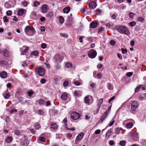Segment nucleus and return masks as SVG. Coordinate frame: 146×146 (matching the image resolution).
Listing matches in <instances>:
<instances>
[{"mask_svg": "<svg viewBox=\"0 0 146 146\" xmlns=\"http://www.w3.org/2000/svg\"><path fill=\"white\" fill-rule=\"evenodd\" d=\"M46 45L45 43H43L41 44V47L42 48L44 49L46 47Z\"/></svg>", "mask_w": 146, "mask_h": 146, "instance_id": "nucleus-53", "label": "nucleus"}, {"mask_svg": "<svg viewBox=\"0 0 146 146\" xmlns=\"http://www.w3.org/2000/svg\"><path fill=\"white\" fill-rule=\"evenodd\" d=\"M80 117V113H78L76 112H72L71 115V118L73 120H76L79 119Z\"/></svg>", "mask_w": 146, "mask_h": 146, "instance_id": "nucleus-3", "label": "nucleus"}, {"mask_svg": "<svg viewBox=\"0 0 146 146\" xmlns=\"http://www.w3.org/2000/svg\"><path fill=\"white\" fill-rule=\"evenodd\" d=\"M110 44L112 45H115V42L114 40H111L110 41Z\"/></svg>", "mask_w": 146, "mask_h": 146, "instance_id": "nucleus-54", "label": "nucleus"}, {"mask_svg": "<svg viewBox=\"0 0 146 146\" xmlns=\"http://www.w3.org/2000/svg\"><path fill=\"white\" fill-rule=\"evenodd\" d=\"M3 96L5 99H8L10 96L9 94L7 93H4L3 94Z\"/></svg>", "mask_w": 146, "mask_h": 146, "instance_id": "nucleus-26", "label": "nucleus"}, {"mask_svg": "<svg viewBox=\"0 0 146 146\" xmlns=\"http://www.w3.org/2000/svg\"><path fill=\"white\" fill-rule=\"evenodd\" d=\"M50 127L51 129L54 130H56L58 128L57 125L55 123H52Z\"/></svg>", "mask_w": 146, "mask_h": 146, "instance_id": "nucleus-20", "label": "nucleus"}, {"mask_svg": "<svg viewBox=\"0 0 146 146\" xmlns=\"http://www.w3.org/2000/svg\"><path fill=\"white\" fill-rule=\"evenodd\" d=\"M38 113L40 115H42L44 114V111L42 110H40L38 111Z\"/></svg>", "mask_w": 146, "mask_h": 146, "instance_id": "nucleus-60", "label": "nucleus"}, {"mask_svg": "<svg viewBox=\"0 0 146 146\" xmlns=\"http://www.w3.org/2000/svg\"><path fill=\"white\" fill-rule=\"evenodd\" d=\"M36 72H38L39 76H43L45 74V70L44 68L41 67L37 68L35 70Z\"/></svg>", "mask_w": 146, "mask_h": 146, "instance_id": "nucleus-4", "label": "nucleus"}, {"mask_svg": "<svg viewBox=\"0 0 146 146\" xmlns=\"http://www.w3.org/2000/svg\"><path fill=\"white\" fill-rule=\"evenodd\" d=\"M103 101V99L102 98H101L99 100L98 104V106L99 108L100 107Z\"/></svg>", "mask_w": 146, "mask_h": 146, "instance_id": "nucleus-35", "label": "nucleus"}, {"mask_svg": "<svg viewBox=\"0 0 146 146\" xmlns=\"http://www.w3.org/2000/svg\"><path fill=\"white\" fill-rule=\"evenodd\" d=\"M144 21V19L141 17H139L137 18V21L139 22H143Z\"/></svg>", "mask_w": 146, "mask_h": 146, "instance_id": "nucleus-32", "label": "nucleus"}, {"mask_svg": "<svg viewBox=\"0 0 146 146\" xmlns=\"http://www.w3.org/2000/svg\"><path fill=\"white\" fill-rule=\"evenodd\" d=\"M74 84L77 86H79L80 85V83L77 81H74Z\"/></svg>", "mask_w": 146, "mask_h": 146, "instance_id": "nucleus-50", "label": "nucleus"}, {"mask_svg": "<svg viewBox=\"0 0 146 146\" xmlns=\"http://www.w3.org/2000/svg\"><path fill=\"white\" fill-rule=\"evenodd\" d=\"M54 15V13L52 12H50L46 15V17L48 18L52 17Z\"/></svg>", "mask_w": 146, "mask_h": 146, "instance_id": "nucleus-25", "label": "nucleus"}, {"mask_svg": "<svg viewBox=\"0 0 146 146\" xmlns=\"http://www.w3.org/2000/svg\"><path fill=\"white\" fill-rule=\"evenodd\" d=\"M135 15V14L133 13L132 12H130L129 14V17L130 18H133L134 16Z\"/></svg>", "mask_w": 146, "mask_h": 146, "instance_id": "nucleus-52", "label": "nucleus"}, {"mask_svg": "<svg viewBox=\"0 0 146 146\" xmlns=\"http://www.w3.org/2000/svg\"><path fill=\"white\" fill-rule=\"evenodd\" d=\"M3 53L5 57H7L9 56V53L7 50H4Z\"/></svg>", "mask_w": 146, "mask_h": 146, "instance_id": "nucleus-30", "label": "nucleus"}, {"mask_svg": "<svg viewBox=\"0 0 146 146\" xmlns=\"http://www.w3.org/2000/svg\"><path fill=\"white\" fill-rule=\"evenodd\" d=\"M115 98V96H113L111 97L109 100L108 102L109 103H110L111 101L113 100Z\"/></svg>", "mask_w": 146, "mask_h": 146, "instance_id": "nucleus-59", "label": "nucleus"}, {"mask_svg": "<svg viewBox=\"0 0 146 146\" xmlns=\"http://www.w3.org/2000/svg\"><path fill=\"white\" fill-rule=\"evenodd\" d=\"M30 131L33 134H34L35 133V131L34 129H31Z\"/></svg>", "mask_w": 146, "mask_h": 146, "instance_id": "nucleus-64", "label": "nucleus"}, {"mask_svg": "<svg viewBox=\"0 0 146 146\" xmlns=\"http://www.w3.org/2000/svg\"><path fill=\"white\" fill-rule=\"evenodd\" d=\"M88 55L90 58H93L96 57L97 53L95 50L94 49H91L88 52Z\"/></svg>", "mask_w": 146, "mask_h": 146, "instance_id": "nucleus-6", "label": "nucleus"}, {"mask_svg": "<svg viewBox=\"0 0 146 146\" xmlns=\"http://www.w3.org/2000/svg\"><path fill=\"white\" fill-rule=\"evenodd\" d=\"M59 21L61 24H62L64 22V19L63 17L62 16H60L59 19Z\"/></svg>", "mask_w": 146, "mask_h": 146, "instance_id": "nucleus-31", "label": "nucleus"}, {"mask_svg": "<svg viewBox=\"0 0 146 146\" xmlns=\"http://www.w3.org/2000/svg\"><path fill=\"white\" fill-rule=\"evenodd\" d=\"M133 74L132 72H129L126 73V75L129 77H131Z\"/></svg>", "mask_w": 146, "mask_h": 146, "instance_id": "nucleus-56", "label": "nucleus"}, {"mask_svg": "<svg viewBox=\"0 0 146 146\" xmlns=\"http://www.w3.org/2000/svg\"><path fill=\"white\" fill-rule=\"evenodd\" d=\"M131 137L133 139L137 140L138 139V134L137 132L132 133Z\"/></svg>", "mask_w": 146, "mask_h": 146, "instance_id": "nucleus-11", "label": "nucleus"}, {"mask_svg": "<svg viewBox=\"0 0 146 146\" xmlns=\"http://www.w3.org/2000/svg\"><path fill=\"white\" fill-rule=\"evenodd\" d=\"M35 127L36 129L38 130L40 128V126L39 124H36L35 126Z\"/></svg>", "mask_w": 146, "mask_h": 146, "instance_id": "nucleus-43", "label": "nucleus"}, {"mask_svg": "<svg viewBox=\"0 0 146 146\" xmlns=\"http://www.w3.org/2000/svg\"><path fill=\"white\" fill-rule=\"evenodd\" d=\"M12 11L11 10H8L6 12V14L7 15L10 16L12 15Z\"/></svg>", "mask_w": 146, "mask_h": 146, "instance_id": "nucleus-46", "label": "nucleus"}, {"mask_svg": "<svg viewBox=\"0 0 146 146\" xmlns=\"http://www.w3.org/2000/svg\"><path fill=\"white\" fill-rule=\"evenodd\" d=\"M107 88L109 90H112L113 89L111 84L109 83L107 84Z\"/></svg>", "mask_w": 146, "mask_h": 146, "instance_id": "nucleus-40", "label": "nucleus"}, {"mask_svg": "<svg viewBox=\"0 0 146 146\" xmlns=\"http://www.w3.org/2000/svg\"><path fill=\"white\" fill-rule=\"evenodd\" d=\"M39 54V52L38 51L35 50L32 52L30 53V55L31 56H37Z\"/></svg>", "mask_w": 146, "mask_h": 146, "instance_id": "nucleus-18", "label": "nucleus"}, {"mask_svg": "<svg viewBox=\"0 0 146 146\" xmlns=\"http://www.w3.org/2000/svg\"><path fill=\"white\" fill-rule=\"evenodd\" d=\"M111 131L110 129H109V130L106 133V135H109L111 133Z\"/></svg>", "mask_w": 146, "mask_h": 146, "instance_id": "nucleus-62", "label": "nucleus"}, {"mask_svg": "<svg viewBox=\"0 0 146 146\" xmlns=\"http://www.w3.org/2000/svg\"><path fill=\"white\" fill-rule=\"evenodd\" d=\"M3 20L4 22H7L8 21V19L7 18V16H5L3 17Z\"/></svg>", "mask_w": 146, "mask_h": 146, "instance_id": "nucleus-51", "label": "nucleus"}, {"mask_svg": "<svg viewBox=\"0 0 146 146\" xmlns=\"http://www.w3.org/2000/svg\"><path fill=\"white\" fill-rule=\"evenodd\" d=\"M142 86L141 85H140L139 86H137L135 89V92H138L140 88Z\"/></svg>", "mask_w": 146, "mask_h": 146, "instance_id": "nucleus-44", "label": "nucleus"}, {"mask_svg": "<svg viewBox=\"0 0 146 146\" xmlns=\"http://www.w3.org/2000/svg\"><path fill=\"white\" fill-rule=\"evenodd\" d=\"M100 130L97 129L95 131V133L96 134H98L100 133Z\"/></svg>", "mask_w": 146, "mask_h": 146, "instance_id": "nucleus-63", "label": "nucleus"}, {"mask_svg": "<svg viewBox=\"0 0 146 146\" xmlns=\"http://www.w3.org/2000/svg\"><path fill=\"white\" fill-rule=\"evenodd\" d=\"M23 99L24 98L22 97H20L19 98V102H21L22 104H25V103H27V101L26 100L24 101Z\"/></svg>", "mask_w": 146, "mask_h": 146, "instance_id": "nucleus-21", "label": "nucleus"}, {"mask_svg": "<svg viewBox=\"0 0 146 146\" xmlns=\"http://www.w3.org/2000/svg\"><path fill=\"white\" fill-rule=\"evenodd\" d=\"M22 4L25 7H26L27 5V3L26 1H23L22 3Z\"/></svg>", "mask_w": 146, "mask_h": 146, "instance_id": "nucleus-61", "label": "nucleus"}, {"mask_svg": "<svg viewBox=\"0 0 146 146\" xmlns=\"http://www.w3.org/2000/svg\"><path fill=\"white\" fill-rule=\"evenodd\" d=\"M122 129L121 128H116L115 129V133L117 134H119L120 132V130Z\"/></svg>", "mask_w": 146, "mask_h": 146, "instance_id": "nucleus-28", "label": "nucleus"}, {"mask_svg": "<svg viewBox=\"0 0 146 146\" xmlns=\"http://www.w3.org/2000/svg\"><path fill=\"white\" fill-rule=\"evenodd\" d=\"M70 7H69L68 6L64 8L63 10V11L64 13H68L70 11Z\"/></svg>", "mask_w": 146, "mask_h": 146, "instance_id": "nucleus-22", "label": "nucleus"}, {"mask_svg": "<svg viewBox=\"0 0 146 146\" xmlns=\"http://www.w3.org/2000/svg\"><path fill=\"white\" fill-rule=\"evenodd\" d=\"M84 134L83 132L80 133H79L78 136L76 137V139L75 140V144H77L82 138L84 137Z\"/></svg>", "mask_w": 146, "mask_h": 146, "instance_id": "nucleus-8", "label": "nucleus"}, {"mask_svg": "<svg viewBox=\"0 0 146 146\" xmlns=\"http://www.w3.org/2000/svg\"><path fill=\"white\" fill-rule=\"evenodd\" d=\"M12 137L9 136L6 137L5 139V142L7 143H9L11 142L13 140Z\"/></svg>", "mask_w": 146, "mask_h": 146, "instance_id": "nucleus-15", "label": "nucleus"}, {"mask_svg": "<svg viewBox=\"0 0 146 146\" xmlns=\"http://www.w3.org/2000/svg\"><path fill=\"white\" fill-rule=\"evenodd\" d=\"M131 105V110L132 111H135V109L138 107L139 104L137 101H133L132 102Z\"/></svg>", "mask_w": 146, "mask_h": 146, "instance_id": "nucleus-7", "label": "nucleus"}, {"mask_svg": "<svg viewBox=\"0 0 146 146\" xmlns=\"http://www.w3.org/2000/svg\"><path fill=\"white\" fill-rule=\"evenodd\" d=\"M27 93L29 96L31 97L33 94V91L31 90L30 91L28 92Z\"/></svg>", "mask_w": 146, "mask_h": 146, "instance_id": "nucleus-45", "label": "nucleus"}, {"mask_svg": "<svg viewBox=\"0 0 146 146\" xmlns=\"http://www.w3.org/2000/svg\"><path fill=\"white\" fill-rule=\"evenodd\" d=\"M68 95L66 93H63L61 96V98L64 100L65 101L67 99Z\"/></svg>", "mask_w": 146, "mask_h": 146, "instance_id": "nucleus-19", "label": "nucleus"}, {"mask_svg": "<svg viewBox=\"0 0 146 146\" xmlns=\"http://www.w3.org/2000/svg\"><path fill=\"white\" fill-rule=\"evenodd\" d=\"M117 30L120 33L126 35L129 34V31L128 28L125 26H120L117 28Z\"/></svg>", "mask_w": 146, "mask_h": 146, "instance_id": "nucleus-1", "label": "nucleus"}, {"mask_svg": "<svg viewBox=\"0 0 146 146\" xmlns=\"http://www.w3.org/2000/svg\"><path fill=\"white\" fill-rule=\"evenodd\" d=\"M81 92L80 91H75L74 92V95L75 96L78 97L81 96Z\"/></svg>", "mask_w": 146, "mask_h": 146, "instance_id": "nucleus-23", "label": "nucleus"}, {"mask_svg": "<svg viewBox=\"0 0 146 146\" xmlns=\"http://www.w3.org/2000/svg\"><path fill=\"white\" fill-rule=\"evenodd\" d=\"M29 143L28 140L25 139L24 140V141L23 142V145L26 146H27Z\"/></svg>", "mask_w": 146, "mask_h": 146, "instance_id": "nucleus-27", "label": "nucleus"}, {"mask_svg": "<svg viewBox=\"0 0 146 146\" xmlns=\"http://www.w3.org/2000/svg\"><path fill=\"white\" fill-rule=\"evenodd\" d=\"M98 23L96 22L93 21L90 25V27L92 29L96 28L97 26Z\"/></svg>", "mask_w": 146, "mask_h": 146, "instance_id": "nucleus-17", "label": "nucleus"}, {"mask_svg": "<svg viewBox=\"0 0 146 146\" xmlns=\"http://www.w3.org/2000/svg\"><path fill=\"white\" fill-rule=\"evenodd\" d=\"M125 142L123 140H122L120 141L119 144L121 146H124L125 144Z\"/></svg>", "mask_w": 146, "mask_h": 146, "instance_id": "nucleus-38", "label": "nucleus"}, {"mask_svg": "<svg viewBox=\"0 0 146 146\" xmlns=\"http://www.w3.org/2000/svg\"><path fill=\"white\" fill-rule=\"evenodd\" d=\"M133 126V124L132 123L130 122L127 123L126 125V127L128 128H131Z\"/></svg>", "mask_w": 146, "mask_h": 146, "instance_id": "nucleus-33", "label": "nucleus"}, {"mask_svg": "<svg viewBox=\"0 0 146 146\" xmlns=\"http://www.w3.org/2000/svg\"><path fill=\"white\" fill-rule=\"evenodd\" d=\"M15 134L17 135H19L20 134V131L19 130H16L14 131Z\"/></svg>", "mask_w": 146, "mask_h": 146, "instance_id": "nucleus-41", "label": "nucleus"}, {"mask_svg": "<svg viewBox=\"0 0 146 146\" xmlns=\"http://www.w3.org/2000/svg\"><path fill=\"white\" fill-rule=\"evenodd\" d=\"M97 76L98 78V79H100L102 77V74L100 72H99L97 74Z\"/></svg>", "mask_w": 146, "mask_h": 146, "instance_id": "nucleus-47", "label": "nucleus"}, {"mask_svg": "<svg viewBox=\"0 0 146 146\" xmlns=\"http://www.w3.org/2000/svg\"><path fill=\"white\" fill-rule=\"evenodd\" d=\"M4 119L6 122H8L10 121L9 117L7 116Z\"/></svg>", "mask_w": 146, "mask_h": 146, "instance_id": "nucleus-55", "label": "nucleus"}, {"mask_svg": "<svg viewBox=\"0 0 146 146\" xmlns=\"http://www.w3.org/2000/svg\"><path fill=\"white\" fill-rule=\"evenodd\" d=\"M53 58L57 62H60L62 60L61 56L58 54L55 55Z\"/></svg>", "mask_w": 146, "mask_h": 146, "instance_id": "nucleus-10", "label": "nucleus"}, {"mask_svg": "<svg viewBox=\"0 0 146 146\" xmlns=\"http://www.w3.org/2000/svg\"><path fill=\"white\" fill-rule=\"evenodd\" d=\"M41 12L42 13H46L48 9L47 6L46 4H43L40 7Z\"/></svg>", "mask_w": 146, "mask_h": 146, "instance_id": "nucleus-9", "label": "nucleus"}, {"mask_svg": "<svg viewBox=\"0 0 146 146\" xmlns=\"http://www.w3.org/2000/svg\"><path fill=\"white\" fill-rule=\"evenodd\" d=\"M23 48H25L23 50V51L25 53H27L29 49V47L27 46H24Z\"/></svg>", "mask_w": 146, "mask_h": 146, "instance_id": "nucleus-39", "label": "nucleus"}, {"mask_svg": "<svg viewBox=\"0 0 146 146\" xmlns=\"http://www.w3.org/2000/svg\"><path fill=\"white\" fill-rule=\"evenodd\" d=\"M96 86V84L94 83H92L90 84V86L92 90H93L94 88H95Z\"/></svg>", "mask_w": 146, "mask_h": 146, "instance_id": "nucleus-42", "label": "nucleus"}, {"mask_svg": "<svg viewBox=\"0 0 146 146\" xmlns=\"http://www.w3.org/2000/svg\"><path fill=\"white\" fill-rule=\"evenodd\" d=\"M93 101V98L90 96H87L84 98V102L86 103L90 104L92 103Z\"/></svg>", "mask_w": 146, "mask_h": 146, "instance_id": "nucleus-5", "label": "nucleus"}, {"mask_svg": "<svg viewBox=\"0 0 146 146\" xmlns=\"http://www.w3.org/2000/svg\"><path fill=\"white\" fill-rule=\"evenodd\" d=\"M46 82V80L45 79H42L40 80V82L42 84H44Z\"/></svg>", "mask_w": 146, "mask_h": 146, "instance_id": "nucleus-58", "label": "nucleus"}, {"mask_svg": "<svg viewBox=\"0 0 146 146\" xmlns=\"http://www.w3.org/2000/svg\"><path fill=\"white\" fill-rule=\"evenodd\" d=\"M66 66L68 68H71L72 66V64L70 62H68L66 64Z\"/></svg>", "mask_w": 146, "mask_h": 146, "instance_id": "nucleus-37", "label": "nucleus"}, {"mask_svg": "<svg viewBox=\"0 0 146 146\" xmlns=\"http://www.w3.org/2000/svg\"><path fill=\"white\" fill-rule=\"evenodd\" d=\"M40 5V3L38 1H36L34 3L33 6L35 7H37L38 5Z\"/></svg>", "mask_w": 146, "mask_h": 146, "instance_id": "nucleus-34", "label": "nucleus"}, {"mask_svg": "<svg viewBox=\"0 0 146 146\" xmlns=\"http://www.w3.org/2000/svg\"><path fill=\"white\" fill-rule=\"evenodd\" d=\"M69 82L68 81H65L63 83V85L64 86H68Z\"/></svg>", "mask_w": 146, "mask_h": 146, "instance_id": "nucleus-57", "label": "nucleus"}, {"mask_svg": "<svg viewBox=\"0 0 146 146\" xmlns=\"http://www.w3.org/2000/svg\"><path fill=\"white\" fill-rule=\"evenodd\" d=\"M89 7H90L92 9L95 8L97 5L96 3L94 1H92L90 2L89 3Z\"/></svg>", "mask_w": 146, "mask_h": 146, "instance_id": "nucleus-12", "label": "nucleus"}, {"mask_svg": "<svg viewBox=\"0 0 146 146\" xmlns=\"http://www.w3.org/2000/svg\"><path fill=\"white\" fill-rule=\"evenodd\" d=\"M24 10L22 9H20L18 11V15L19 16L22 15L24 13Z\"/></svg>", "mask_w": 146, "mask_h": 146, "instance_id": "nucleus-24", "label": "nucleus"}, {"mask_svg": "<svg viewBox=\"0 0 146 146\" xmlns=\"http://www.w3.org/2000/svg\"><path fill=\"white\" fill-rule=\"evenodd\" d=\"M25 31L26 34L28 35L32 36L35 33V30L33 27L27 26L25 28Z\"/></svg>", "mask_w": 146, "mask_h": 146, "instance_id": "nucleus-2", "label": "nucleus"}, {"mask_svg": "<svg viewBox=\"0 0 146 146\" xmlns=\"http://www.w3.org/2000/svg\"><path fill=\"white\" fill-rule=\"evenodd\" d=\"M121 51H122V53L123 54H124L127 51V49H123V48L121 49Z\"/></svg>", "mask_w": 146, "mask_h": 146, "instance_id": "nucleus-49", "label": "nucleus"}, {"mask_svg": "<svg viewBox=\"0 0 146 146\" xmlns=\"http://www.w3.org/2000/svg\"><path fill=\"white\" fill-rule=\"evenodd\" d=\"M108 113L109 112L106 111L105 113L103 114L102 116L100 118V119L102 122L106 118Z\"/></svg>", "mask_w": 146, "mask_h": 146, "instance_id": "nucleus-13", "label": "nucleus"}, {"mask_svg": "<svg viewBox=\"0 0 146 146\" xmlns=\"http://www.w3.org/2000/svg\"><path fill=\"white\" fill-rule=\"evenodd\" d=\"M45 138L44 137H40L39 138L38 141V143H40L39 142L40 141L41 142H44L45 141Z\"/></svg>", "mask_w": 146, "mask_h": 146, "instance_id": "nucleus-29", "label": "nucleus"}, {"mask_svg": "<svg viewBox=\"0 0 146 146\" xmlns=\"http://www.w3.org/2000/svg\"><path fill=\"white\" fill-rule=\"evenodd\" d=\"M73 18L71 17H68L67 20V22L68 24L71 25L73 22Z\"/></svg>", "mask_w": 146, "mask_h": 146, "instance_id": "nucleus-14", "label": "nucleus"}, {"mask_svg": "<svg viewBox=\"0 0 146 146\" xmlns=\"http://www.w3.org/2000/svg\"><path fill=\"white\" fill-rule=\"evenodd\" d=\"M136 22L135 21H132L129 23V25L131 27H133L135 25Z\"/></svg>", "mask_w": 146, "mask_h": 146, "instance_id": "nucleus-36", "label": "nucleus"}, {"mask_svg": "<svg viewBox=\"0 0 146 146\" xmlns=\"http://www.w3.org/2000/svg\"><path fill=\"white\" fill-rule=\"evenodd\" d=\"M0 76L2 78H5L7 77V73L3 71L0 73Z\"/></svg>", "mask_w": 146, "mask_h": 146, "instance_id": "nucleus-16", "label": "nucleus"}, {"mask_svg": "<svg viewBox=\"0 0 146 146\" xmlns=\"http://www.w3.org/2000/svg\"><path fill=\"white\" fill-rule=\"evenodd\" d=\"M44 101L42 99H40L39 100V104L42 105L44 103Z\"/></svg>", "mask_w": 146, "mask_h": 146, "instance_id": "nucleus-48", "label": "nucleus"}]
</instances>
